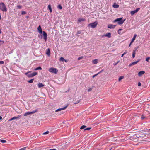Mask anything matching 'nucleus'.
<instances>
[{
	"label": "nucleus",
	"mask_w": 150,
	"mask_h": 150,
	"mask_svg": "<svg viewBox=\"0 0 150 150\" xmlns=\"http://www.w3.org/2000/svg\"><path fill=\"white\" fill-rule=\"evenodd\" d=\"M2 119V117L1 116H0V120H1Z\"/></svg>",
	"instance_id": "nucleus-54"
},
{
	"label": "nucleus",
	"mask_w": 150,
	"mask_h": 150,
	"mask_svg": "<svg viewBox=\"0 0 150 150\" xmlns=\"http://www.w3.org/2000/svg\"><path fill=\"white\" fill-rule=\"evenodd\" d=\"M38 31L41 34L43 33V38L44 40L46 41L47 40V34L44 31H42V29L41 28V27L40 25H39V27L38 28Z\"/></svg>",
	"instance_id": "nucleus-1"
},
{
	"label": "nucleus",
	"mask_w": 150,
	"mask_h": 150,
	"mask_svg": "<svg viewBox=\"0 0 150 150\" xmlns=\"http://www.w3.org/2000/svg\"><path fill=\"white\" fill-rule=\"evenodd\" d=\"M146 134H147V135H149V134H145V135H146Z\"/></svg>",
	"instance_id": "nucleus-59"
},
{
	"label": "nucleus",
	"mask_w": 150,
	"mask_h": 150,
	"mask_svg": "<svg viewBox=\"0 0 150 150\" xmlns=\"http://www.w3.org/2000/svg\"><path fill=\"white\" fill-rule=\"evenodd\" d=\"M58 8L61 9L62 8V7L61 5H59L58 6Z\"/></svg>",
	"instance_id": "nucleus-28"
},
{
	"label": "nucleus",
	"mask_w": 150,
	"mask_h": 150,
	"mask_svg": "<svg viewBox=\"0 0 150 150\" xmlns=\"http://www.w3.org/2000/svg\"><path fill=\"white\" fill-rule=\"evenodd\" d=\"M140 8H138L136 10L131 11L130 12V13L132 15H133L136 13H137L139 10Z\"/></svg>",
	"instance_id": "nucleus-8"
},
{
	"label": "nucleus",
	"mask_w": 150,
	"mask_h": 150,
	"mask_svg": "<svg viewBox=\"0 0 150 150\" xmlns=\"http://www.w3.org/2000/svg\"><path fill=\"white\" fill-rule=\"evenodd\" d=\"M125 54H123L121 56V57H123V56Z\"/></svg>",
	"instance_id": "nucleus-56"
},
{
	"label": "nucleus",
	"mask_w": 150,
	"mask_h": 150,
	"mask_svg": "<svg viewBox=\"0 0 150 150\" xmlns=\"http://www.w3.org/2000/svg\"><path fill=\"white\" fill-rule=\"evenodd\" d=\"M140 59H139L138 60H137L136 61H135L134 62H133L131 63H130L129 65V66L130 67H131L132 65H134L136 64L139 61H140Z\"/></svg>",
	"instance_id": "nucleus-10"
},
{
	"label": "nucleus",
	"mask_w": 150,
	"mask_h": 150,
	"mask_svg": "<svg viewBox=\"0 0 150 150\" xmlns=\"http://www.w3.org/2000/svg\"><path fill=\"white\" fill-rule=\"evenodd\" d=\"M49 71L50 72L54 73L55 74H57L58 72V70L57 69L53 68H50Z\"/></svg>",
	"instance_id": "nucleus-7"
},
{
	"label": "nucleus",
	"mask_w": 150,
	"mask_h": 150,
	"mask_svg": "<svg viewBox=\"0 0 150 150\" xmlns=\"http://www.w3.org/2000/svg\"><path fill=\"white\" fill-rule=\"evenodd\" d=\"M30 72H28L26 73L25 74L28 77H32L33 76L36 75L37 73L36 72H33L32 73H30Z\"/></svg>",
	"instance_id": "nucleus-4"
},
{
	"label": "nucleus",
	"mask_w": 150,
	"mask_h": 150,
	"mask_svg": "<svg viewBox=\"0 0 150 150\" xmlns=\"http://www.w3.org/2000/svg\"><path fill=\"white\" fill-rule=\"evenodd\" d=\"M26 147H25L22 148L20 149H19V150H25L26 149Z\"/></svg>",
	"instance_id": "nucleus-37"
},
{
	"label": "nucleus",
	"mask_w": 150,
	"mask_h": 150,
	"mask_svg": "<svg viewBox=\"0 0 150 150\" xmlns=\"http://www.w3.org/2000/svg\"><path fill=\"white\" fill-rule=\"evenodd\" d=\"M91 128V127H88V128H86L85 129H84V131L89 130H90Z\"/></svg>",
	"instance_id": "nucleus-29"
},
{
	"label": "nucleus",
	"mask_w": 150,
	"mask_h": 150,
	"mask_svg": "<svg viewBox=\"0 0 150 150\" xmlns=\"http://www.w3.org/2000/svg\"><path fill=\"white\" fill-rule=\"evenodd\" d=\"M116 26V25L109 24L108 25V28L110 29L114 28Z\"/></svg>",
	"instance_id": "nucleus-12"
},
{
	"label": "nucleus",
	"mask_w": 150,
	"mask_h": 150,
	"mask_svg": "<svg viewBox=\"0 0 150 150\" xmlns=\"http://www.w3.org/2000/svg\"><path fill=\"white\" fill-rule=\"evenodd\" d=\"M123 17L117 18L114 21V22H118V24L119 25H121L125 21V19L122 20Z\"/></svg>",
	"instance_id": "nucleus-3"
},
{
	"label": "nucleus",
	"mask_w": 150,
	"mask_h": 150,
	"mask_svg": "<svg viewBox=\"0 0 150 150\" xmlns=\"http://www.w3.org/2000/svg\"><path fill=\"white\" fill-rule=\"evenodd\" d=\"M113 7L115 8H117L119 7V6L115 4H114L113 5Z\"/></svg>",
	"instance_id": "nucleus-19"
},
{
	"label": "nucleus",
	"mask_w": 150,
	"mask_h": 150,
	"mask_svg": "<svg viewBox=\"0 0 150 150\" xmlns=\"http://www.w3.org/2000/svg\"><path fill=\"white\" fill-rule=\"evenodd\" d=\"M49 133V131H47L45 132L44 133H43V134L44 135L46 134H48Z\"/></svg>",
	"instance_id": "nucleus-34"
},
{
	"label": "nucleus",
	"mask_w": 150,
	"mask_h": 150,
	"mask_svg": "<svg viewBox=\"0 0 150 150\" xmlns=\"http://www.w3.org/2000/svg\"><path fill=\"white\" fill-rule=\"evenodd\" d=\"M107 37L108 38H110L111 37V34L110 33H106V34H104L102 36V37Z\"/></svg>",
	"instance_id": "nucleus-9"
},
{
	"label": "nucleus",
	"mask_w": 150,
	"mask_h": 150,
	"mask_svg": "<svg viewBox=\"0 0 150 150\" xmlns=\"http://www.w3.org/2000/svg\"><path fill=\"white\" fill-rule=\"evenodd\" d=\"M4 63V62L2 61H0V64H3Z\"/></svg>",
	"instance_id": "nucleus-36"
},
{
	"label": "nucleus",
	"mask_w": 150,
	"mask_h": 150,
	"mask_svg": "<svg viewBox=\"0 0 150 150\" xmlns=\"http://www.w3.org/2000/svg\"><path fill=\"white\" fill-rule=\"evenodd\" d=\"M86 127V126L85 125H83L80 128V129H84Z\"/></svg>",
	"instance_id": "nucleus-25"
},
{
	"label": "nucleus",
	"mask_w": 150,
	"mask_h": 150,
	"mask_svg": "<svg viewBox=\"0 0 150 150\" xmlns=\"http://www.w3.org/2000/svg\"><path fill=\"white\" fill-rule=\"evenodd\" d=\"M0 141L3 143H5L6 142V141L4 140H1L0 139Z\"/></svg>",
	"instance_id": "nucleus-26"
},
{
	"label": "nucleus",
	"mask_w": 150,
	"mask_h": 150,
	"mask_svg": "<svg viewBox=\"0 0 150 150\" xmlns=\"http://www.w3.org/2000/svg\"><path fill=\"white\" fill-rule=\"evenodd\" d=\"M1 33V30L0 29V34Z\"/></svg>",
	"instance_id": "nucleus-57"
},
{
	"label": "nucleus",
	"mask_w": 150,
	"mask_h": 150,
	"mask_svg": "<svg viewBox=\"0 0 150 150\" xmlns=\"http://www.w3.org/2000/svg\"><path fill=\"white\" fill-rule=\"evenodd\" d=\"M80 102V101L79 100V101H77L76 102H74V104H77L78 103H79Z\"/></svg>",
	"instance_id": "nucleus-40"
},
{
	"label": "nucleus",
	"mask_w": 150,
	"mask_h": 150,
	"mask_svg": "<svg viewBox=\"0 0 150 150\" xmlns=\"http://www.w3.org/2000/svg\"><path fill=\"white\" fill-rule=\"evenodd\" d=\"M65 60L64 58L63 57H61L60 59V60L62 61H64Z\"/></svg>",
	"instance_id": "nucleus-30"
},
{
	"label": "nucleus",
	"mask_w": 150,
	"mask_h": 150,
	"mask_svg": "<svg viewBox=\"0 0 150 150\" xmlns=\"http://www.w3.org/2000/svg\"><path fill=\"white\" fill-rule=\"evenodd\" d=\"M46 54L48 56H50V50L49 48H48L46 50Z\"/></svg>",
	"instance_id": "nucleus-13"
},
{
	"label": "nucleus",
	"mask_w": 150,
	"mask_h": 150,
	"mask_svg": "<svg viewBox=\"0 0 150 150\" xmlns=\"http://www.w3.org/2000/svg\"><path fill=\"white\" fill-rule=\"evenodd\" d=\"M21 117V115H18L17 116V117H12V119L13 120L15 119H19L20 118V117Z\"/></svg>",
	"instance_id": "nucleus-15"
},
{
	"label": "nucleus",
	"mask_w": 150,
	"mask_h": 150,
	"mask_svg": "<svg viewBox=\"0 0 150 150\" xmlns=\"http://www.w3.org/2000/svg\"><path fill=\"white\" fill-rule=\"evenodd\" d=\"M103 71V70H102L100 71L98 73V74H100V73L102 72Z\"/></svg>",
	"instance_id": "nucleus-48"
},
{
	"label": "nucleus",
	"mask_w": 150,
	"mask_h": 150,
	"mask_svg": "<svg viewBox=\"0 0 150 150\" xmlns=\"http://www.w3.org/2000/svg\"><path fill=\"white\" fill-rule=\"evenodd\" d=\"M134 41V40H132V41H131V42H130V43H131V44H132L133 42Z\"/></svg>",
	"instance_id": "nucleus-51"
},
{
	"label": "nucleus",
	"mask_w": 150,
	"mask_h": 150,
	"mask_svg": "<svg viewBox=\"0 0 150 150\" xmlns=\"http://www.w3.org/2000/svg\"><path fill=\"white\" fill-rule=\"evenodd\" d=\"M67 106H68L67 105L64 107L57 109L56 110L55 112H57L63 110H65L67 107Z\"/></svg>",
	"instance_id": "nucleus-11"
},
{
	"label": "nucleus",
	"mask_w": 150,
	"mask_h": 150,
	"mask_svg": "<svg viewBox=\"0 0 150 150\" xmlns=\"http://www.w3.org/2000/svg\"><path fill=\"white\" fill-rule=\"evenodd\" d=\"M150 59V57H148L147 58H146V61L147 62H149V60Z\"/></svg>",
	"instance_id": "nucleus-35"
},
{
	"label": "nucleus",
	"mask_w": 150,
	"mask_h": 150,
	"mask_svg": "<svg viewBox=\"0 0 150 150\" xmlns=\"http://www.w3.org/2000/svg\"><path fill=\"white\" fill-rule=\"evenodd\" d=\"M145 118V117L143 116V115H142V117H141V118L142 119H144V118Z\"/></svg>",
	"instance_id": "nucleus-46"
},
{
	"label": "nucleus",
	"mask_w": 150,
	"mask_h": 150,
	"mask_svg": "<svg viewBox=\"0 0 150 150\" xmlns=\"http://www.w3.org/2000/svg\"><path fill=\"white\" fill-rule=\"evenodd\" d=\"M0 9L3 12H6L7 11L6 7L3 2L0 3Z\"/></svg>",
	"instance_id": "nucleus-2"
},
{
	"label": "nucleus",
	"mask_w": 150,
	"mask_h": 150,
	"mask_svg": "<svg viewBox=\"0 0 150 150\" xmlns=\"http://www.w3.org/2000/svg\"><path fill=\"white\" fill-rule=\"evenodd\" d=\"M49 150H56V149H50Z\"/></svg>",
	"instance_id": "nucleus-52"
},
{
	"label": "nucleus",
	"mask_w": 150,
	"mask_h": 150,
	"mask_svg": "<svg viewBox=\"0 0 150 150\" xmlns=\"http://www.w3.org/2000/svg\"><path fill=\"white\" fill-rule=\"evenodd\" d=\"M136 54V50H134L133 51V52L132 54V57L133 58H134L135 57V55Z\"/></svg>",
	"instance_id": "nucleus-20"
},
{
	"label": "nucleus",
	"mask_w": 150,
	"mask_h": 150,
	"mask_svg": "<svg viewBox=\"0 0 150 150\" xmlns=\"http://www.w3.org/2000/svg\"><path fill=\"white\" fill-rule=\"evenodd\" d=\"M34 80V79H33L30 80H29L28 81V82L29 83H33V81Z\"/></svg>",
	"instance_id": "nucleus-22"
},
{
	"label": "nucleus",
	"mask_w": 150,
	"mask_h": 150,
	"mask_svg": "<svg viewBox=\"0 0 150 150\" xmlns=\"http://www.w3.org/2000/svg\"><path fill=\"white\" fill-rule=\"evenodd\" d=\"M42 69V68L41 67H39L37 68H36L35 69H34V70H41Z\"/></svg>",
	"instance_id": "nucleus-23"
},
{
	"label": "nucleus",
	"mask_w": 150,
	"mask_h": 150,
	"mask_svg": "<svg viewBox=\"0 0 150 150\" xmlns=\"http://www.w3.org/2000/svg\"><path fill=\"white\" fill-rule=\"evenodd\" d=\"M127 51L126 50L123 53L124 54H126V53H127Z\"/></svg>",
	"instance_id": "nucleus-43"
},
{
	"label": "nucleus",
	"mask_w": 150,
	"mask_h": 150,
	"mask_svg": "<svg viewBox=\"0 0 150 150\" xmlns=\"http://www.w3.org/2000/svg\"><path fill=\"white\" fill-rule=\"evenodd\" d=\"M149 130H150V129H149Z\"/></svg>",
	"instance_id": "nucleus-60"
},
{
	"label": "nucleus",
	"mask_w": 150,
	"mask_h": 150,
	"mask_svg": "<svg viewBox=\"0 0 150 150\" xmlns=\"http://www.w3.org/2000/svg\"><path fill=\"white\" fill-rule=\"evenodd\" d=\"M134 41V40H132V41H131V42H130V43H131V44H132L133 42Z\"/></svg>",
	"instance_id": "nucleus-50"
},
{
	"label": "nucleus",
	"mask_w": 150,
	"mask_h": 150,
	"mask_svg": "<svg viewBox=\"0 0 150 150\" xmlns=\"http://www.w3.org/2000/svg\"><path fill=\"white\" fill-rule=\"evenodd\" d=\"M92 90V88H89V89H88V92H89V91H91Z\"/></svg>",
	"instance_id": "nucleus-42"
},
{
	"label": "nucleus",
	"mask_w": 150,
	"mask_h": 150,
	"mask_svg": "<svg viewBox=\"0 0 150 150\" xmlns=\"http://www.w3.org/2000/svg\"><path fill=\"white\" fill-rule=\"evenodd\" d=\"M44 86V85L41 83H39L38 84V87L39 88H40Z\"/></svg>",
	"instance_id": "nucleus-18"
},
{
	"label": "nucleus",
	"mask_w": 150,
	"mask_h": 150,
	"mask_svg": "<svg viewBox=\"0 0 150 150\" xmlns=\"http://www.w3.org/2000/svg\"><path fill=\"white\" fill-rule=\"evenodd\" d=\"M123 76H120L119 79V81H120L121 80H122V79H123Z\"/></svg>",
	"instance_id": "nucleus-32"
},
{
	"label": "nucleus",
	"mask_w": 150,
	"mask_h": 150,
	"mask_svg": "<svg viewBox=\"0 0 150 150\" xmlns=\"http://www.w3.org/2000/svg\"><path fill=\"white\" fill-rule=\"evenodd\" d=\"M38 111V109H36L35 110H34L32 112H25L24 114L23 115L24 116H27L29 115L30 114H34L35 112H37Z\"/></svg>",
	"instance_id": "nucleus-6"
},
{
	"label": "nucleus",
	"mask_w": 150,
	"mask_h": 150,
	"mask_svg": "<svg viewBox=\"0 0 150 150\" xmlns=\"http://www.w3.org/2000/svg\"><path fill=\"white\" fill-rule=\"evenodd\" d=\"M85 21V19L82 18H79L78 20V23H80L82 21Z\"/></svg>",
	"instance_id": "nucleus-16"
},
{
	"label": "nucleus",
	"mask_w": 150,
	"mask_h": 150,
	"mask_svg": "<svg viewBox=\"0 0 150 150\" xmlns=\"http://www.w3.org/2000/svg\"><path fill=\"white\" fill-rule=\"evenodd\" d=\"M12 120H13L12 118L10 119H9V120H8V121H12Z\"/></svg>",
	"instance_id": "nucleus-47"
},
{
	"label": "nucleus",
	"mask_w": 150,
	"mask_h": 150,
	"mask_svg": "<svg viewBox=\"0 0 150 150\" xmlns=\"http://www.w3.org/2000/svg\"><path fill=\"white\" fill-rule=\"evenodd\" d=\"M145 73V72L144 71H140L138 73V75L139 76H141L144 74Z\"/></svg>",
	"instance_id": "nucleus-14"
},
{
	"label": "nucleus",
	"mask_w": 150,
	"mask_h": 150,
	"mask_svg": "<svg viewBox=\"0 0 150 150\" xmlns=\"http://www.w3.org/2000/svg\"><path fill=\"white\" fill-rule=\"evenodd\" d=\"M119 62V61H117L116 63H114V65H115L117 64Z\"/></svg>",
	"instance_id": "nucleus-41"
},
{
	"label": "nucleus",
	"mask_w": 150,
	"mask_h": 150,
	"mask_svg": "<svg viewBox=\"0 0 150 150\" xmlns=\"http://www.w3.org/2000/svg\"><path fill=\"white\" fill-rule=\"evenodd\" d=\"M81 32L80 31H78L77 32V34H80L81 33Z\"/></svg>",
	"instance_id": "nucleus-45"
},
{
	"label": "nucleus",
	"mask_w": 150,
	"mask_h": 150,
	"mask_svg": "<svg viewBox=\"0 0 150 150\" xmlns=\"http://www.w3.org/2000/svg\"><path fill=\"white\" fill-rule=\"evenodd\" d=\"M136 36H137V35L136 34H135L134 35V36L132 39V40H134H134H135L136 38Z\"/></svg>",
	"instance_id": "nucleus-24"
},
{
	"label": "nucleus",
	"mask_w": 150,
	"mask_h": 150,
	"mask_svg": "<svg viewBox=\"0 0 150 150\" xmlns=\"http://www.w3.org/2000/svg\"><path fill=\"white\" fill-rule=\"evenodd\" d=\"M83 56H81V57H79L78 58V60H79L80 59H83Z\"/></svg>",
	"instance_id": "nucleus-33"
},
{
	"label": "nucleus",
	"mask_w": 150,
	"mask_h": 150,
	"mask_svg": "<svg viewBox=\"0 0 150 150\" xmlns=\"http://www.w3.org/2000/svg\"><path fill=\"white\" fill-rule=\"evenodd\" d=\"M48 8L50 10V12H51L52 11V8H51V6L50 5H48Z\"/></svg>",
	"instance_id": "nucleus-21"
},
{
	"label": "nucleus",
	"mask_w": 150,
	"mask_h": 150,
	"mask_svg": "<svg viewBox=\"0 0 150 150\" xmlns=\"http://www.w3.org/2000/svg\"><path fill=\"white\" fill-rule=\"evenodd\" d=\"M131 43H130L129 45V47H130V46H131Z\"/></svg>",
	"instance_id": "nucleus-58"
},
{
	"label": "nucleus",
	"mask_w": 150,
	"mask_h": 150,
	"mask_svg": "<svg viewBox=\"0 0 150 150\" xmlns=\"http://www.w3.org/2000/svg\"><path fill=\"white\" fill-rule=\"evenodd\" d=\"M138 85L139 86H140L141 85V83L140 82H139L138 83Z\"/></svg>",
	"instance_id": "nucleus-44"
},
{
	"label": "nucleus",
	"mask_w": 150,
	"mask_h": 150,
	"mask_svg": "<svg viewBox=\"0 0 150 150\" xmlns=\"http://www.w3.org/2000/svg\"><path fill=\"white\" fill-rule=\"evenodd\" d=\"M98 59H95L93 60L92 61V63L93 64H95L97 63H98Z\"/></svg>",
	"instance_id": "nucleus-17"
},
{
	"label": "nucleus",
	"mask_w": 150,
	"mask_h": 150,
	"mask_svg": "<svg viewBox=\"0 0 150 150\" xmlns=\"http://www.w3.org/2000/svg\"><path fill=\"white\" fill-rule=\"evenodd\" d=\"M139 47H137L136 48V50H136Z\"/></svg>",
	"instance_id": "nucleus-55"
},
{
	"label": "nucleus",
	"mask_w": 150,
	"mask_h": 150,
	"mask_svg": "<svg viewBox=\"0 0 150 150\" xmlns=\"http://www.w3.org/2000/svg\"><path fill=\"white\" fill-rule=\"evenodd\" d=\"M0 42H2V44H3L4 42V41H2L1 40H0ZM1 45V43H0V45Z\"/></svg>",
	"instance_id": "nucleus-49"
},
{
	"label": "nucleus",
	"mask_w": 150,
	"mask_h": 150,
	"mask_svg": "<svg viewBox=\"0 0 150 150\" xmlns=\"http://www.w3.org/2000/svg\"><path fill=\"white\" fill-rule=\"evenodd\" d=\"M22 7V6L21 5H18L17 6V8L18 9H21Z\"/></svg>",
	"instance_id": "nucleus-27"
},
{
	"label": "nucleus",
	"mask_w": 150,
	"mask_h": 150,
	"mask_svg": "<svg viewBox=\"0 0 150 150\" xmlns=\"http://www.w3.org/2000/svg\"><path fill=\"white\" fill-rule=\"evenodd\" d=\"M98 74V73L96 74H95L94 75H93V76H92V77L93 78H94L95 77H96V76H97Z\"/></svg>",
	"instance_id": "nucleus-39"
},
{
	"label": "nucleus",
	"mask_w": 150,
	"mask_h": 150,
	"mask_svg": "<svg viewBox=\"0 0 150 150\" xmlns=\"http://www.w3.org/2000/svg\"><path fill=\"white\" fill-rule=\"evenodd\" d=\"M122 30V29H119V30H118V33L119 34H120V31H121Z\"/></svg>",
	"instance_id": "nucleus-38"
},
{
	"label": "nucleus",
	"mask_w": 150,
	"mask_h": 150,
	"mask_svg": "<svg viewBox=\"0 0 150 150\" xmlns=\"http://www.w3.org/2000/svg\"><path fill=\"white\" fill-rule=\"evenodd\" d=\"M98 24L97 21H95L94 22L89 24L88 25V27H91V28H96Z\"/></svg>",
	"instance_id": "nucleus-5"
},
{
	"label": "nucleus",
	"mask_w": 150,
	"mask_h": 150,
	"mask_svg": "<svg viewBox=\"0 0 150 150\" xmlns=\"http://www.w3.org/2000/svg\"><path fill=\"white\" fill-rule=\"evenodd\" d=\"M64 61L66 62H68L67 60L65 59V60H64Z\"/></svg>",
	"instance_id": "nucleus-53"
},
{
	"label": "nucleus",
	"mask_w": 150,
	"mask_h": 150,
	"mask_svg": "<svg viewBox=\"0 0 150 150\" xmlns=\"http://www.w3.org/2000/svg\"><path fill=\"white\" fill-rule=\"evenodd\" d=\"M26 12H25V11H22L21 12V14L22 15H23L26 14Z\"/></svg>",
	"instance_id": "nucleus-31"
}]
</instances>
